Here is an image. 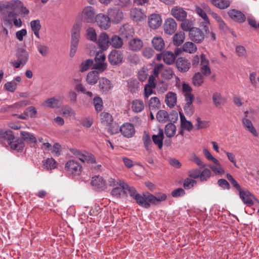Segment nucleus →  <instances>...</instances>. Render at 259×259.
Returning a JSON list of instances; mask_svg holds the SVG:
<instances>
[{"label":"nucleus","instance_id":"f257e3e1","mask_svg":"<svg viewBox=\"0 0 259 259\" xmlns=\"http://www.w3.org/2000/svg\"><path fill=\"white\" fill-rule=\"evenodd\" d=\"M127 194L136 201L137 204L145 208H150L151 205H156L167 198L166 195L162 193H157L155 195L148 192L140 194L135 187L130 186L122 180H118V185L112 190L111 194L120 198L127 196Z\"/></svg>","mask_w":259,"mask_h":259},{"label":"nucleus","instance_id":"f03ea898","mask_svg":"<svg viewBox=\"0 0 259 259\" xmlns=\"http://www.w3.org/2000/svg\"><path fill=\"white\" fill-rule=\"evenodd\" d=\"M0 37L4 40L9 38V29L13 26L20 28L22 26V21L17 19L15 15L12 13H6L4 11L0 10Z\"/></svg>","mask_w":259,"mask_h":259},{"label":"nucleus","instance_id":"7ed1b4c3","mask_svg":"<svg viewBox=\"0 0 259 259\" xmlns=\"http://www.w3.org/2000/svg\"><path fill=\"white\" fill-rule=\"evenodd\" d=\"M0 10L4 11L7 14L12 13L15 15L17 19L21 20L20 16L25 17L29 13V10L19 0L0 2Z\"/></svg>","mask_w":259,"mask_h":259},{"label":"nucleus","instance_id":"20e7f679","mask_svg":"<svg viewBox=\"0 0 259 259\" xmlns=\"http://www.w3.org/2000/svg\"><path fill=\"white\" fill-rule=\"evenodd\" d=\"M96 10L92 6L84 7L78 15L82 21L87 23H94L96 21Z\"/></svg>","mask_w":259,"mask_h":259},{"label":"nucleus","instance_id":"39448f33","mask_svg":"<svg viewBox=\"0 0 259 259\" xmlns=\"http://www.w3.org/2000/svg\"><path fill=\"white\" fill-rule=\"evenodd\" d=\"M64 100V96L62 95H56L53 97L48 98L44 101L41 105L44 107L47 108H58L62 104Z\"/></svg>","mask_w":259,"mask_h":259},{"label":"nucleus","instance_id":"423d86ee","mask_svg":"<svg viewBox=\"0 0 259 259\" xmlns=\"http://www.w3.org/2000/svg\"><path fill=\"white\" fill-rule=\"evenodd\" d=\"M65 168L67 173L72 177L79 175L82 170L81 165L75 160H70L67 161Z\"/></svg>","mask_w":259,"mask_h":259},{"label":"nucleus","instance_id":"0eeeda50","mask_svg":"<svg viewBox=\"0 0 259 259\" xmlns=\"http://www.w3.org/2000/svg\"><path fill=\"white\" fill-rule=\"evenodd\" d=\"M105 59L106 56L103 52L97 53L95 58V63L93 68L100 72H103L107 68V64L105 62Z\"/></svg>","mask_w":259,"mask_h":259},{"label":"nucleus","instance_id":"6e6552de","mask_svg":"<svg viewBox=\"0 0 259 259\" xmlns=\"http://www.w3.org/2000/svg\"><path fill=\"white\" fill-rule=\"evenodd\" d=\"M178 114H168L167 111L164 110H159L156 114L157 119L161 122L167 121L175 122L178 119Z\"/></svg>","mask_w":259,"mask_h":259},{"label":"nucleus","instance_id":"1a4fd4ad","mask_svg":"<svg viewBox=\"0 0 259 259\" xmlns=\"http://www.w3.org/2000/svg\"><path fill=\"white\" fill-rule=\"evenodd\" d=\"M108 17L113 23H119L123 18L122 12L118 8H112L107 10Z\"/></svg>","mask_w":259,"mask_h":259},{"label":"nucleus","instance_id":"9d476101","mask_svg":"<svg viewBox=\"0 0 259 259\" xmlns=\"http://www.w3.org/2000/svg\"><path fill=\"white\" fill-rule=\"evenodd\" d=\"M95 22L100 28L104 30L108 29L111 24L109 17L102 13L97 15Z\"/></svg>","mask_w":259,"mask_h":259},{"label":"nucleus","instance_id":"9b49d317","mask_svg":"<svg viewBox=\"0 0 259 259\" xmlns=\"http://www.w3.org/2000/svg\"><path fill=\"white\" fill-rule=\"evenodd\" d=\"M189 34L190 39L197 44L202 42L204 39L203 32L197 27L192 28Z\"/></svg>","mask_w":259,"mask_h":259},{"label":"nucleus","instance_id":"f8f14e48","mask_svg":"<svg viewBox=\"0 0 259 259\" xmlns=\"http://www.w3.org/2000/svg\"><path fill=\"white\" fill-rule=\"evenodd\" d=\"M119 131L124 137L129 138L132 137L135 133V129L133 124L125 123L119 128Z\"/></svg>","mask_w":259,"mask_h":259},{"label":"nucleus","instance_id":"ddd939ff","mask_svg":"<svg viewBox=\"0 0 259 259\" xmlns=\"http://www.w3.org/2000/svg\"><path fill=\"white\" fill-rule=\"evenodd\" d=\"M171 15L178 21H182L186 18L187 13L184 8L175 6L172 8L170 11Z\"/></svg>","mask_w":259,"mask_h":259},{"label":"nucleus","instance_id":"4468645a","mask_svg":"<svg viewBox=\"0 0 259 259\" xmlns=\"http://www.w3.org/2000/svg\"><path fill=\"white\" fill-rule=\"evenodd\" d=\"M228 14L230 18L235 22L243 23L245 21L246 17L245 15L240 11L232 9L228 12Z\"/></svg>","mask_w":259,"mask_h":259},{"label":"nucleus","instance_id":"2eb2a0df","mask_svg":"<svg viewBox=\"0 0 259 259\" xmlns=\"http://www.w3.org/2000/svg\"><path fill=\"white\" fill-rule=\"evenodd\" d=\"M131 18L135 21L139 22L144 20L146 18L145 12L140 8H135L131 10Z\"/></svg>","mask_w":259,"mask_h":259},{"label":"nucleus","instance_id":"dca6fc26","mask_svg":"<svg viewBox=\"0 0 259 259\" xmlns=\"http://www.w3.org/2000/svg\"><path fill=\"white\" fill-rule=\"evenodd\" d=\"M122 59V53L120 51L116 50L111 51L108 56V60L110 63L114 65L121 63Z\"/></svg>","mask_w":259,"mask_h":259},{"label":"nucleus","instance_id":"f3484780","mask_svg":"<svg viewBox=\"0 0 259 259\" xmlns=\"http://www.w3.org/2000/svg\"><path fill=\"white\" fill-rule=\"evenodd\" d=\"M143 47V42L139 38H132L128 42V49L134 52L140 51Z\"/></svg>","mask_w":259,"mask_h":259},{"label":"nucleus","instance_id":"a211bd4d","mask_svg":"<svg viewBox=\"0 0 259 259\" xmlns=\"http://www.w3.org/2000/svg\"><path fill=\"white\" fill-rule=\"evenodd\" d=\"M162 23L161 16L157 14H152L148 18V24L149 27L156 29L160 26Z\"/></svg>","mask_w":259,"mask_h":259},{"label":"nucleus","instance_id":"6ab92c4d","mask_svg":"<svg viewBox=\"0 0 259 259\" xmlns=\"http://www.w3.org/2000/svg\"><path fill=\"white\" fill-rule=\"evenodd\" d=\"M177 27V23L174 19L169 18L165 20L164 24V30L166 34H173L176 30Z\"/></svg>","mask_w":259,"mask_h":259},{"label":"nucleus","instance_id":"aec40b11","mask_svg":"<svg viewBox=\"0 0 259 259\" xmlns=\"http://www.w3.org/2000/svg\"><path fill=\"white\" fill-rule=\"evenodd\" d=\"M97 44L98 47L102 50L108 49L110 45V40L106 33L102 32L99 35Z\"/></svg>","mask_w":259,"mask_h":259},{"label":"nucleus","instance_id":"412c9836","mask_svg":"<svg viewBox=\"0 0 259 259\" xmlns=\"http://www.w3.org/2000/svg\"><path fill=\"white\" fill-rule=\"evenodd\" d=\"M195 10L197 14L203 20V21L200 23V26L206 28V25L210 24L209 19L206 13L207 12L202 10V8H199V6L197 5L195 6Z\"/></svg>","mask_w":259,"mask_h":259},{"label":"nucleus","instance_id":"4be33fe9","mask_svg":"<svg viewBox=\"0 0 259 259\" xmlns=\"http://www.w3.org/2000/svg\"><path fill=\"white\" fill-rule=\"evenodd\" d=\"M176 65L179 71L185 72L189 69L191 63L187 59L180 57L176 61Z\"/></svg>","mask_w":259,"mask_h":259},{"label":"nucleus","instance_id":"5701e85b","mask_svg":"<svg viewBox=\"0 0 259 259\" xmlns=\"http://www.w3.org/2000/svg\"><path fill=\"white\" fill-rule=\"evenodd\" d=\"M91 183L95 189L102 190L106 188V182L102 177L95 176L93 177Z\"/></svg>","mask_w":259,"mask_h":259},{"label":"nucleus","instance_id":"b1692460","mask_svg":"<svg viewBox=\"0 0 259 259\" xmlns=\"http://www.w3.org/2000/svg\"><path fill=\"white\" fill-rule=\"evenodd\" d=\"M239 196L241 200L245 204H246L248 206L253 205V199L255 198L249 192L242 190H240Z\"/></svg>","mask_w":259,"mask_h":259},{"label":"nucleus","instance_id":"393cba45","mask_svg":"<svg viewBox=\"0 0 259 259\" xmlns=\"http://www.w3.org/2000/svg\"><path fill=\"white\" fill-rule=\"evenodd\" d=\"M81 27V21H76L74 24L71 30V39L79 40Z\"/></svg>","mask_w":259,"mask_h":259},{"label":"nucleus","instance_id":"a878e982","mask_svg":"<svg viewBox=\"0 0 259 259\" xmlns=\"http://www.w3.org/2000/svg\"><path fill=\"white\" fill-rule=\"evenodd\" d=\"M164 65L161 63L156 64L153 69V74H151L149 79L150 81L151 82L152 85L154 84V81L155 80V77H157L159 73L162 74V72L164 69Z\"/></svg>","mask_w":259,"mask_h":259},{"label":"nucleus","instance_id":"bb28decb","mask_svg":"<svg viewBox=\"0 0 259 259\" xmlns=\"http://www.w3.org/2000/svg\"><path fill=\"white\" fill-rule=\"evenodd\" d=\"M213 103L217 108H221L226 102V98L220 93L214 92L212 96Z\"/></svg>","mask_w":259,"mask_h":259},{"label":"nucleus","instance_id":"cd10ccee","mask_svg":"<svg viewBox=\"0 0 259 259\" xmlns=\"http://www.w3.org/2000/svg\"><path fill=\"white\" fill-rule=\"evenodd\" d=\"M208 60L205 58L204 54L201 55V71L204 75H209L211 73V70L208 66Z\"/></svg>","mask_w":259,"mask_h":259},{"label":"nucleus","instance_id":"c85d7f7f","mask_svg":"<svg viewBox=\"0 0 259 259\" xmlns=\"http://www.w3.org/2000/svg\"><path fill=\"white\" fill-rule=\"evenodd\" d=\"M153 48L158 51H162L164 49L165 44L163 38L160 36H155L152 40Z\"/></svg>","mask_w":259,"mask_h":259},{"label":"nucleus","instance_id":"c756f323","mask_svg":"<svg viewBox=\"0 0 259 259\" xmlns=\"http://www.w3.org/2000/svg\"><path fill=\"white\" fill-rule=\"evenodd\" d=\"M145 108V104L142 100H134L131 104V108L135 113L141 112Z\"/></svg>","mask_w":259,"mask_h":259},{"label":"nucleus","instance_id":"7c9ffc66","mask_svg":"<svg viewBox=\"0 0 259 259\" xmlns=\"http://www.w3.org/2000/svg\"><path fill=\"white\" fill-rule=\"evenodd\" d=\"M142 141L144 144V146L146 151L148 153H150L152 151V143L151 139L150 136L146 132L144 131Z\"/></svg>","mask_w":259,"mask_h":259},{"label":"nucleus","instance_id":"2f4dec72","mask_svg":"<svg viewBox=\"0 0 259 259\" xmlns=\"http://www.w3.org/2000/svg\"><path fill=\"white\" fill-rule=\"evenodd\" d=\"M152 138L154 143L157 145L159 149H161L163 146V140L164 138L163 130L159 129L158 134L157 135H153Z\"/></svg>","mask_w":259,"mask_h":259},{"label":"nucleus","instance_id":"473e14b6","mask_svg":"<svg viewBox=\"0 0 259 259\" xmlns=\"http://www.w3.org/2000/svg\"><path fill=\"white\" fill-rule=\"evenodd\" d=\"M0 139L6 140L9 143L15 139V136L11 130L0 128Z\"/></svg>","mask_w":259,"mask_h":259},{"label":"nucleus","instance_id":"72a5a7b5","mask_svg":"<svg viewBox=\"0 0 259 259\" xmlns=\"http://www.w3.org/2000/svg\"><path fill=\"white\" fill-rule=\"evenodd\" d=\"M99 88L102 92L106 93L112 88V86L109 80L103 77L99 80Z\"/></svg>","mask_w":259,"mask_h":259},{"label":"nucleus","instance_id":"f704fd0d","mask_svg":"<svg viewBox=\"0 0 259 259\" xmlns=\"http://www.w3.org/2000/svg\"><path fill=\"white\" fill-rule=\"evenodd\" d=\"M17 58L21 63H23L25 65L29 59V53L24 49H19L17 53Z\"/></svg>","mask_w":259,"mask_h":259},{"label":"nucleus","instance_id":"c9c22d12","mask_svg":"<svg viewBox=\"0 0 259 259\" xmlns=\"http://www.w3.org/2000/svg\"><path fill=\"white\" fill-rule=\"evenodd\" d=\"M42 167L46 170H52L57 166L56 161L53 158H48L42 161Z\"/></svg>","mask_w":259,"mask_h":259},{"label":"nucleus","instance_id":"e433bc0d","mask_svg":"<svg viewBox=\"0 0 259 259\" xmlns=\"http://www.w3.org/2000/svg\"><path fill=\"white\" fill-rule=\"evenodd\" d=\"M20 135L23 140L29 144L34 145L37 142V140L34 136L30 133L21 131Z\"/></svg>","mask_w":259,"mask_h":259},{"label":"nucleus","instance_id":"4c0bfd02","mask_svg":"<svg viewBox=\"0 0 259 259\" xmlns=\"http://www.w3.org/2000/svg\"><path fill=\"white\" fill-rule=\"evenodd\" d=\"M177 95L173 92H168L165 97V103L170 108L174 107L177 103Z\"/></svg>","mask_w":259,"mask_h":259},{"label":"nucleus","instance_id":"58836bf2","mask_svg":"<svg viewBox=\"0 0 259 259\" xmlns=\"http://www.w3.org/2000/svg\"><path fill=\"white\" fill-rule=\"evenodd\" d=\"M242 122L244 127L252 133L255 137H257L258 134L251 121L247 118L243 117Z\"/></svg>","mask_w":259,"mask_h":259},{"label":"nucleus","instance_id":"ea45409f","mask_svg":"<svg viewBox=\"0 0 259 259\" xmlns=\"http://www.w3.org/2000/svg\"><path fill=\"white\" fill-rule=\"evenodd\" d=\"M99 79V72L97 71H92L88 73L87 77V82L91 85L96 84Z\"/></svg>","mask_w":259,"mask_h":259},{"label":"nucleus","instance_id":"a19ab883","mask_svg":"<svg viewBox=\"0 0 259 259\" xmlns=\"http://www.w3.org/2000/svg\"><path fill=\"white\" fill-rule=\"evenodd\" d=\"M185 38V33L183 31L178 32L173 36V44L176 46H180L183 44Z\"/></svg>","mask_w":259,"mask_h":259},{"label":"nucleus","instance_id":"79ce46f5","mask_svg":"<svg viewBox=\"0 0 259 259\" xmlns=\"http://www.w3.org/2000/svg\"><path fill=\"white\" fill-rule=\"evenodd\" d=\"M214 164H209V168L212 170L213 172L217 175H222L225 173V170L222 167L220 162L216 159L213 161Z\"/></svg>","mask_w":259,"mask_h":259},{"label":"nucleus","instance_id":"37998d69","mask_svg":"<svg viewBox=\"0 0 259 259\" xmlns=\"http://www.w3.org/2000/svg\"><path fill=\"white\" fill-rule=\"evenodd\" d=\"M120 31L121 34L126 38L133 36L134 34L132 27L128 24L123 25Z\"/></svg>","mask_w":259,"mask_h":259},{"label":"nucleus","instance_id":"c03bdc74","mask_svg":"<svg viewBox=\"0 0 259 259\" xmlns=\"http://www.w3.org/2000/svg\"><path fill=\"white\" fill-rule=\"evenodd\" d=\"M162 58L165 63L170 65L175 62L176 56L172 52L167 51L162 54Z\"/></svg>","mask_w":259,"mask_h":259},{"label":"nucleus","instance_id":"a18cd8bd","mask_svg":"<svg viewBox=\"0 0 259 259\" xmlns=\"http://www.w3.org/2000/svg\"><path fill=\"white\" fill-rule=\"evenodd\" d=\"M30 25L32 31L33 32L34 35L37 37L39 38V30L41 28V25L40 21L38 19L32 20L30 23Z\"/></svg>","mask_w":259,"mask_h":259},{"label":"nucleus","instance_id":"49530a36","mask_svg":"<svg viewBox=\"0 0 259 259\" xmlns=\"http://www.w3.org/2000/svg\"><path fill=\"white\" fill-rule=\"evenodd\" d=\"M210 3L220 9H225L230 6V2L228 0H210Z\"/></svg>","mask_w":259,"mask_h":259},{"label":"nucleus","instance_id":"de8ad7c7","mask_svg":"<svg viewBox=\"0 0 259 259\" xmlns=\"http://www.w3.org/2000/svg\"><path fill=\"white\" fill-rule=\"evenodd\" d=\"M110 44L114 48L119 49L123 45L122 39L119 36L114 35L110 39Z\"/></svg>","mask_w":259,"mask_h":259},{"label":"nucleus","instance_id":"09e8293b","mask_svg":"<svg viewBox=\"0 0 259 259\" xmlns=\"http://www.w3.org/2000/svg\"><path fill=\"white\" fill-rule=\"evenodd\" d=\"M148 106L150 110L158 109L160 107L159 99L156 97H151L149 101Z\"/></svg>","mask_w":259,"mask_h":259},{"label":"nucleus","instance_id":"8fccbe9b","mask_svg":"<svg viewBox=\"0 0 259 259\" xmlns=\"http://www.w3.org/2000/svg\"><path fill=\"white\" fill-rule=\"evenodd\" d=\"M82 162L94 163L95 162L96 160L94 156L87 153H82L80 154L79 157L78 158Z\"/></svg>","mask_w":259,"mask_h":259},{"label":"nucleus","instance_id":"3c124183","mask_svg":"<svg viewBox=\"0 0 259 259\" xmlns=\"http://www.w3.org/2000/svg\"><path fill=\"white\" fill-rule=\"evenodd\" d=\"M182 49L185 52L192 54L197 51V47L192 42L187 41L183 45Z\"/></svg>","mask_w":259,"mask_h":259},{"label":"nucleus","instance_id":"603ef678","mask_svg":"<svg viewBox=\"0 0 259 259\" xmlns=\"http://www.w3.org/2000/svg\"><path fill=\"white\" fill-rule=\"evenodd\" d=\"M181 21V28L184 31H189L190 32V30H192V28H194L193 27L194 22L192 20L185 18Z\"/></svg>","mask_w":259,"mask_h":259},{"label":"nucleus","instance_id":"864d4df0","mask_svg":"<svg viewBox=\"0 0 259 259\" xmlns=\"http://www.w3.org/2000/svg\"><path fill=\"white\" fill-rule=\"evenodd\" d=\"M177 128L176 125L171 123L166 125L165 127V134L168 138L172 137L176 133Z\"/></svg>","mask_w":259,"mask_h":259},{"label":"nucleus","instance_id":"5fc2aeb1","mask_svg":"<svg viewBox=\"0 0 259 259\" xmlns=\"http://www.w3.org/2000/svg\"><path fill=\"white\" fill-rule=\"evenodd\" d=\"M204 81L203 75L200 72H197L194 74L192 78V83L195 87H200Z\"/></svg>","mask_w":259,"mask_h":259},{"label":"nucleus","instance_id":"6e6d98bb","mask_svg":"<svg viewBox=\"0 0 259 259\" xmlns=\"http://www.w3.org/2000/svg\"><path fill=\"white\" fill-rule=\"evenodd\" d=\"M8 144L12 149L17 151L22 150L24 147V143L21 141L19 142V140L15 141H14V140L11 141V142H9Z\"/></svg>","mask_w":259,"mask_h":259},{"label":"nucleus","instance_id":"4d7b16f0","mask_svg":"<svg viewBox=\"0 0 259 259\" xmlns=\"http://www.w3.org/2000/svg\"><path fill=\"white\" fill-rule=\"evenodd\" d=\"M93 65V61L91 59H88L82 61L80 64L79 69L81 72L87 71Z\"/></svg>","mask_w":259,"mask_h":259},{"label":"nucleus","instance_id":"13d9d810","mask_svg":"<svg viewBox=\"0 0 259 259\" xmlns=\"http://www.w3.org/2000/svg\"><path fill=\"white\" fill-rule=\"evenodd\" d=\"M174 72L169 67H165L162 72L161 77L165 79H170L174 76Z\"/></svg>","mask_w":259,"mask_h":259},{"label":"nucleus","instance_id":"bf43d9fd","mask_svg":"<svg viewBox=\"0 0 259 259\" xmlns=\"http://www.w3.org/2000/svg\"><path fill=\"white\" fill-rule=\"evenodd\" d=\"M36 48L39 54L42 57H47L48 55L49 49L48 46L38 43L36 45Z\"/></svg>","mask_w":259,"mask_h":259},{"label":"nucleus","instance_id":"052dcab7","mask_svg":"<svg viewBox=\"0 0 259 259\" xmlns=\"http://www.w3.org/2000/svg\"><path fill=\"white\" fill-rule=\"evenodd\" d=\"M101 120L105 124H111L113 119L111 115L107 112H102L101 115Z\"/></svg>","mask_w":259,"mask_h":259},{"label":"nucleus","instance_id":"680f3d73","mask_svg":"<svg viewBox=\"0 0 259 259\" xmlns=\"http://www.w3.org/2000/svg\"><path fill=\"white\" fill-rule=\"evenodd\" d=\"M189 160L195 163L199 167L203 168L205 164L201 161V159L197 156L194 153H192L189 157Z\"/></svg>","mask_w":259,"mask_h":259},{"label":"nucleus","instance_id":"e2e57ef3","mask_svg":"<svg viewBox=\"0 0 259 259\" xmlns=\"http://www.w3.org/2000/svg\"><path fill=\"white\" fill-rule=\"evenodd\" d=\"M155 81H154V84L153 85L150 81V79H148V84L145 85L144 89V96L146 98H148L153 93L152 89L155 88Z\"/></svg>","mask_w":259,"mask_h":259},{"label":"nucleus","instance_id":"0e129e2a","mask_svg":"<svg viewBox=\"0 0 259 259\" xmlns=\"http://www.w3.org/2000/svg\"><path fill=\"white\" fill-rule=\"evenodd\" d=\"M61 112L65 116H71L75 115V111L69 106H65L62 108Z\"/></svg>","mask_w":259,"mask_h":259},{"label":"nucleus","instance_id":"69168bd1","mask_svg":"<svg viewBox=\"0 0 259 259\" xmlns=\"http://www.w3.org/2000/svg\"><path fill=\"white\" fill-rule=\"evenodd\" d=\"M87 38L93 41L97 40V34L93 27H89L87 30Z\"/></svg>","mask_w":259,"mask_h":259},{"label":"nucleus","instance_id":"338daca9","mask_svg":"<svg viewBox=\"0 0 259 259\" xmlns=\"http://www.w3.org/2000/svg\"><path fill=\"white\" fill-rule=\"evenodd\" d=\"M18 83L15 82V80H12L7 82L4 87L8 91L13 93L17 89Z\"/></svg>","mask_w":259,"mask_h":259},{"label":"nucleus","instance_id":"774afa93","mask_svg":"<svg viewBox=\"0 0 259 259\" xmlns=\"http://www.w3.org/2000/svg\"><path fill=\"white\" fill-rule=\"evenodd\" d=\"M94 105L96 110L97 112L101 111L103 108V102L102 99L97 96L94 98L93 100Z\"/></svg>","mask_w":259,"mask_h":259}]
</instances>
